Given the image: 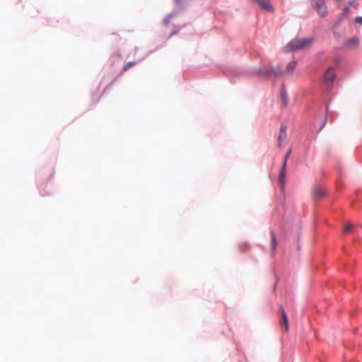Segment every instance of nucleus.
Returning a JSON list of instances; mask_svg holds the SVG:
<instances>
[{
    "label": "nucleus",
    "mask_w": 362,
    "mask_h": 362,
    "mask_svg": "<svg viewBox=\"0 0 362 362\" xmlns=\"http://www.w3.org/2000/svg\"><path fill=\"white\" fill-rule=\"evenodd\" d=\"M296 66V62L292 61L287 65L286 69L288 71H293L295 69Z\"/></svg>",
    "instance_id": "ddd939ff"
},
{
    "label": "nucleus",
    "mask_w": 362,
    "mask_h": 362,
    "mask_svg": "<svg viewBox=\"0 0 362 362\" xmlns=\"http://www.w3.org/2000/svg\"><path fill=\"white\" fill-rule=\"evenodd\" d=\"M286 137V127L284 124H281L279 129V134L277 139V144L279 147H281L283 144L285 142Z\"/></svg>",
    "instance_id": "39448f33"
},
{
    "label": "nucleus",
    "mask_w": 362,
    "mask_h": 362,
    "mask_svg": "<svg viewBox=\"0 0 362 362\" xmlns=\"http://www.w3.org/2000/svg\"><path fill=\"white\" fill-rule=\"evenodd\" d=\"M259 6L269 12H274V7L272 6L270 2L268 0H255Z\"/></svg>",
    "instance_id": "423d86ee"
},
{
    "label": "nucleus",
    "mask_w": 362,
    "mask_h": 362,
    "mask_svg": "<svg viewBox=\"0 0 362 362\" xmlns=\"http://www.w3.org/2000/svg\"><path fill=\"white\" fill-rule=\"evenodd\" d=\"M353 227H354V226L351 223H348L344 228V233H351Z\"/></svg>",
    "instance_id": "4468645a"
},
{
    "label": "nucleus",
    "mask_w": 362,
    "mask_h": 362,
    "mask_svg": "<svg viewBox=\"0 0 362 362\" xmlns=\"http://www.w3.org/2000/svg\"><path fill=\"white\" fill-rule=\"evenodd\" d=\"M291 153V149L290 148L288 150V151L286 152V153L285 155L283 165H282V168L280 171L279 182H280L282 187H284V183L286 181V164H287V160H288Z\"/></svg>",
    "instance_id": "7ed1b4c3"
},
{
    "label": "nucleus",
    "mask_w": 362,
    "mask_h": 362,
    "mask_svg": "<svg viewBox=\"0 0 362 362\" xmlns=\"http://www.w3.org/2000/svg\"><path fill=\"white\" fill-rule=\"evenodd\" d=\"M135 64H136L135 62H129L127 64H126V65L124 66L123 70L124 71H127L129 69H130L131 67H132Z\"/></svg>",
    "instance_id": "2eb2a0df"
},
{
    "label": "nucleus",
    "mask_w": 362,
    "mask_h": 362,
    "mask_svg": "<svg viewBox=\"0 0 362 362\" xmlns=\"http://www.w3.org/2000/svg\"><path fill=\"white\" fill-rule=\"evenodd\" d=\"M280 312L281 314L282 323L285 326L286 331L288 330V320L287 315L282 306L280 307Z\"/></svg>",
    "instance_id": "6e6552de"
},
{
    "label": "nucleus",
    "mask_w": 362,
    "mask_h": 362,
    "mask_svg": "<svg viewBox=\"0 0 362 362\" xmlns=\"http://www.w3.org/2000/svg\"><path fill=\"white\" fill-rule=\"evenodd\" d=\"M314 42L313 37L296 38L289 42L284 48L285 52H289L299 49H306L310 47Z\"/></svg>",
    "instance_id": "f257e3e1"
},
{
    "label": "nucleus",
    "mask_w": 362,
    "mask_h": 362,
    "mask_svg": "<svg viewBox=\"0 0 362 362\" xmlns=\"http://www.w3.org/2000/svg\"><path fill=\"white\" fill-rule=\"evenodd\" d=\"M281 98L284 105L286 107L288 105V100L287 93L284 88L281 90Z\"/></svg>",
    "instance_id": "1a4fd4ad"
},
{
    "label": "nucleus",
    "mask_w": 362,
    "mask_h": 362,
    "mask_svg": "<svg viewBox=\"0 0 362 362\" xmlns=\"http://www.w3.org/2000/svg\"><path fill=\"white\" fill-rule=\"evenodd\" d=\"M269 74H273L277 75V74H281V71H274V69H272L269 71Z\"/></svg>",
    "instance_id": "f3484780"
},
{
    "label": "nucleus",
    "mask_w": 362,
    "mask_h": 362,
    "mask_svg": "<svg viewBox=\"0 0 362 362\" xmlns=\"http://www.w3.org/2000/svg\"><path fill=\"white\" fill-rule=\"evenodd\" d=\"M358 43V40L357 37H354L352 38H351L350 40H349L347 42H346V45L349 46V47H351V46H356L357 45Z\"/></svg>",
    "instance_id": "9b49d317"
},
{
    "label": "nucleus",
    "mask_w": 362,
    "mask_h": 362,
    "mask_svg": "<svg viewBox=\"0 0 362 362\" xmlns=\"http://www.w3.org/2000/svg\"><path fill=\"white\" fill-rule=\"evenodd\" d=\"M324 194H325V190L320 187H316L314 189V194L316 197H321V196L324 195Z\"/></svg>",
    "instance_id": "f8f14e48"
},
{
    "label": "nucleus",
    "mask_w": 362,
    "mask_h": 362,
    "mask_svg": "<svg viewBox=\"0 0 362 362\" xmlns=\"http://www.w3.org/2000/svg\"><path fill=\"white\" fill-rule=\"evenodd\" d=\"M177 3L180 2L182 0H175Z\"/></svg>",
    "instance_id": "a211bd4d"
},
{
    "label": "nucleus",
    "mask_w": 362,
    "mask_h": 362,
    "mask_svg": "<svg viewBox=\"0 0 362 362\" xmlns=\"http://www.w3.org/2000/svg\"><path fill=\"white\" fill-rule=\"evenodd\" d=\"M336 75L334 69L333 67H329L324 75V81L327 84V86L332 85L335 79Z\"/></svg>",
    "instance_id": "20e7f679"
},
{
    "label": "nucleus",
    "mask_w": 362,
    "mask_h": 362,
    "mask_svg": "<svg viewBox=\"0 0 362 362\" xmlns=\"http://www.w3.org/2000/svg\"><path fill=\"white\" fill-rule=\"evenodd\" d=\"M356 23L362 24V16H358L355 19Z\"/></svg>",
    "instance_id": "dca6fc26"
},
{
    "label": "nucleus",
    "mask_w": 362,
    "mask_h": 362,
    "mask_svg": "<svg viewBox=\"0 0 362 362\" xmlns=\"http://www.w3.org/2000/svg\"><path fill=\"white\" fill-rule=\"evenodd\" d=\"M271 247L272 250H274L276 247V238L274 232L271 233Z\"/></svg>",
    "instance_id": "9d476101"
},
{
    "label": "nucleus",
    "mask_w": 362,
    "mask_h": 362,
    "mask_svg": "<svg viewBox=\"0 0 362 362\" xmlns=\"http://www.w3.org/2000/svg\"><path fill=\"white\" fill-rule=\"evenodd\" d=\"M312 8L320 18H325L328 15V10L325 0H310Z\"/></svg>",
    "instance_id": "f03ea898"
},
{
    "label": "nucleus",
    "mask_w": 362,
    "mask_h": 362,
    "mask_svg": "<svg viewBox=\"0 0 362 362\" xmlns=\"http://www.w3.org/2000/svg\"><path fill=\"white\" fill-rule=\"evenodd\" d=\"M351 5V2H349L348 6H346L344 8L342 12L339 14L338 16V21H342L345 18H348L349 16V14L351 13V8L350 6Z\"/></svg>",
    "instance_id": "0eeeda50"
}]
</instances>
